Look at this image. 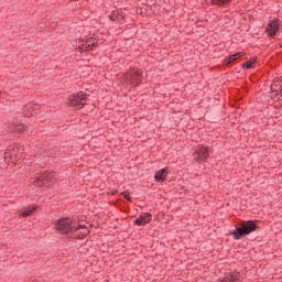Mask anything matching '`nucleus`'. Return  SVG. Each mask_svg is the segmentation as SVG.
Listing matches in <instances>:
<instances>
[{"instance_id":"f257e3e1","label":"nucleus","mask_w":282,"mask_h":282,"mask_svg":"<svg viewBox=\"0 0 282 282\" xmlns=\"http://www.w3.org/2000/svg\"><path fill=\"white\" fill-rule=\"evenodd\" d=\"M56 230L61 232V235H69V237L74 238L76 220H72L70 218H62L56 224Z\"/></svg>"},{"instance_id":"f03ea898","label":"nucleus","mask_w":282,"mask_h":282,"mask_svg":"<svg viewBox=\"0 0 282 282\" xmlns=\"http://www.w3.org/2000/svg\"><path fill=\"white\" fill-rule=\"evenodd\" d=\"M85 105H87V95L84 91H78L69 96V107L80 110Z\"/></svg>"},{"instance_id":"7ed1b4c3","label":"nucleus","mask_w":282,"mask_h":282,"mask_svg":"<svg viewBox=\"0 0 282 282\" xmlns=\"http://www.w3.org/2000/svg\"><path fill=\"white\" fill-rule=\"evenodd\" d=\"M272 100H281L282 98V77L275 78L271 85Z\"/></svg>"},{"instance_id":"20e7f679","label":"nucleus","mask_w":282,"mask_h":282,"mask_svg":"<svg viewBox=\"0 0 282 282\" xmlns=\"http://www.w3.org/2000/svg\"><path fill=\"white\" fill-rule=\"evenodd\" d=\"M193 155L195 162H206L210 156V153L208 151V147L198 145Z\"/></svg>"},{"instance_id":"39448f33","label":"nucleus","mask_w":282,"mask_h":282,"mask_svg":"<svg viewBox=\"0 0 282 282\" xmlns=\"http://www.w3.org/2000/svg\"><path fill=\"white\" fill-rule=\"evenodd\" d=\"M85 44L78 46V52L83 54V52H91L95 47H98V40L94 41V36L85 37Z\"/></svg>"},{"instance_id":"423d86ee","label":"nucleus","mask_w":282,"mask_h":282,"mask_svg":"<svg viewBox=\"0 0 282 282\" xmlns=\"http://www.w3.org/2000/svg\"><path fill=\"white\" fill-rule=\"evenodd\" d=\"M76 230L73 231V239H85L89 235V228L83 224L75 223Z\"/></svg>"},{"instance_id":"0eeeda50","label":"nucleus","mask_w":282,"mask_h":282,"mask_svg":"<svg viewBox=\"0 0 282 282\" xmlns=\"http://www.w3.org/2000/svg\"><path fill=\"white\" fill-rule=\"evenodd\" d=\"M41 182V186H46V188H52L55 184L54 182V173H44L39 176Z\"/></svg>"},{"instance_id":"6e6552de","label":"nucleus","mask_w":282,"mask_h":282,"mask_svg":"<svg viewBox=\"0 0 282 282\" xmlns=\"http://www.w3.org/2000/svg\"><path fill=\"white\" fill-rule=\"evenodd\" d=\"M265 32L269 36H276V32H279V19L271 20L267 25Z\"/></svg>"},{"instance_id":"1a4fd4ad","label":"nucleus","mask_w":282,"mask_h":282,"mask_svg":"<svg viewBox=\"0 0 282 282\" xmlns=\"http://www.w3.org/2000/svg\"><path fill=\"white\" fill-rule=\"evenodd\" d=\"M127 79L129 80V83H131V85L138 87V85L142 83V74H140V72H130L127 75Z\"/></svg>"},{"instance_id":"9d476101","label":"nucleus","mask_w":282,"mask_h":282,"mask_svg":"<svg viewBox=\"0 0 282 282\" xmlns=\"http://www.w3.org/2000/svg\"><path fill=\"white\" fill-rule=\"evenodd\" d=\"M241 274L239 272L226 273L224 278H220L218 282H239Z\"/></svg>"},{"instance_id":"9b49d317","label":"nucleus","mask_w":282,"mask_h":282,"mask_svg":"<svg viewBox=\"0 0 282 282\" xmlns=\"http://www.w3.org/2000/svg\"><path fill=\"white\" fill-rule=\"evenodd\" d=\"M229 235H231L236 241H239V239H243V237H246L247 234L243 227L236 226L235 230L230 231Z\"/></svg>"},{"instance_id":"f8f14e48","label":"nucleus","mask_w":282,"mask_h":282,"mask_svg":"<svg viewBox=\"0 0 282 282\" xmlns=\"http://www.w3.org/2000/svg\"><path fill=\"white\" fill-rule=\"evenodd\" d=\"M242 229H245L246 235H250L251 232H254L257 230V224L254 220H248L243 226Z\"/></svg>"},{"instance_id":"ddd939ff","label":"nucleus","mask_w":282,"mask_h":282,"mask_svg":"<svg viewBox=\"0 0 282 282\" xmlns=\"http://www.w3.org/2000/svg\"><path fill=\"white\" fill-rule=\"evenodd\" d=\"M169 175V171L166 170V167L159 170L155 175H154V180L156 182H164V180H166V176Z\"/></svg>"},{"instance_id":"4468645a","label":"nucleus","mask_w":282,"mask_h":282,"mask_svg":"<svg viewBox=\"0 0 282 282\" xmlns=\"http://www.w3.org/2000/svg\"><path fill=\"white\" fill-rule=\"evenodd\" d=\"M124 12L120 11L111 15L110 19L111 21H117L118 23H124Z\"/></svg>"},{"instance_id":"2eb2a0df","label":"nucleus","mask_w":282,"mask_h":282,"mask_svg":"<svg viewBox=\"0 0 282 282\" xmlns=\"http://www.w3.org/2000/svg\"><path fill=\"white\" fill-rule=\"evenodd\" d=\"M256 63H257V58L252 57V58H250L249 61L245 62V63L242 64V67H243L245 69H252V67H254V64H256Z\"/></svg>"},{"instance_id":"dca6fc26","label":"nucleus","mask_w":282,"mask_h":282,"mask_svg":"<svg viewBox=\"0 0 282 282\" xmlns=\"http://www.w3.org/2000/svg\"><path fill=\"white\" fill-rule=\"evenodd\" d=\"M245 54L246 53H243V52H239L234 55H230L227 59V63H235V61H237L238 58H241V56H245Z\"/></svg>"},{"instance_id":"f3484780","label":"nucleus","mask_w":282,"mask_h":282,"mask_svg":"<svg viewBox=\"0 0 282 282\" xmlns=\"http://www.w3.org/2000/svg\"><path fill=\"white\" fill-rule=\"evenodd\" d=\"M151 219H153V216L151 215V213H143L142 215V224H150Z\"/></svg>"},{"instance_id":"a211bd4d","label":"nucleus","mask_w":282,"mask_h":282,"mask_svg":"<svg viewBox=\"0 0 282 282\" xmlns=\"http://www.w3.org/2000/svg\"><path fill=\"white\" fill-rule=\"evenodd\" d=\"M212 3L214 6L221 7V6H226V3H230V0H212Z\"/></svg>"},{"instance_id":"6ab92c4d","label":"nucleus","mask_w":282,"mask_h":282,"mask_svg":"<svg viewBox=\"0 0 282 282\" xmlns=\"http://www.w3.org/2000/svg\"><path fill=\"white\" fill-rule=\"evenodd\" d=\"M36 210V207H33L31 209H26L22 213V217H30L31 215H34V212Z\"/></svg>"},{"instance_id":"aec40b11","label":"nucleus","mask_w":282,"mask_h":282,"mask_svg":"<svg viewBox=\"0 0 282 282\" xmlns=\"http://www.w3.org/2000/svg\"><path fill=\"white\" fill-rule=\"evenodd\" d=\"M13 131H15V133H23V131H25V126L24 124H17L14 127Z\"/></svg>"},{"instance_id":"412c9836","label":"nucleus","mask_w":282,"mask_h":282,"mask_svg":"<svg viewBox=\"0 0 282 282\" xmlns=\"http://www.w3.org/2000/svg\"><path fill=\"white\" fill-rule=\"evenodd\" d=\"M133 224L137 226H142V215H139V217L133 220Z\"/></svg>"},{"instance_id":"4be33fe9","label":"nucleus","mask_w":282,"mask_h":282,"mask_svg":"<svg viewBox=\"0 0 282 282\" xmlns=\"http://www.w3.org/2000/svg\"><path fill=\"white\" fill-rule=\"evenodd\" d=\"M121 195H123V197L128 199V202H131V197L129 196L128 192H122Z\"/></svg>"}]
</instances>
